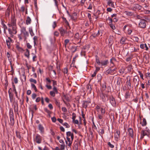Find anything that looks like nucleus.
<instances>
[{
    "label": "nucleus",
    "mask_w": 150,
    "mask_h": 150,
    "mask_svg": "<svg viewBox=\"0 0 150 150\" xmlns=\"http://www.w3.org/2000/svg\"><path fill=\"white\" fill-rule=\"evenodd\" d=\"M21 33L24 36V40H26L27 37L29 36V34L28 32L26 31L25 27H21Z\"/></svg>",
    "instance_id": "1"
},
{
    "label": "nucleus",
    "mask_w": 150,
    "mask_h": 150,
    "mask_svg": "<svg viewBox=\"0 0 150 150\" xmlns=\"http://www.w3.org/2000/svg\"><path fill=\"white\" fill-rule=\"evenodd\" d=\"M10 116V122L9 123L10 125L13 126L14 123V115L13 111L12 110H10L9 112Z\"/></svg>",
    "instance_id": "2"
},
{
    "label": "nucleus",
    "mask_w": 150,
    "mask_h": 150,
    "mask_svg": "<svg viewBox=\"0 0 150 150\" xmlns=\"http://www.w3.org/2000/svg\"><path fill=\"white\" fill-rule=\"evenodd\" d=\"M139 79L137 76H135L133 79L132 86L137 87L139 85Z\"/></svg>",
    "instance_id": "3"
},
{
    "label": "nucleus",
    "mask_w": 150,
    "mask_h": 150,
    "mask_svg": "<svg viewBox=\"0 0 150 150\" xmlns=\"http://www.w3.org/2000/svg\"><path fill=\"white\" fill-rule=\"evenodd\" d=\"M126 79L127 80L126 82V84L127 85V88L128 89L130 90L132 88H133V86L132 85L131 83V77L129 76H128L126 78Z\"/></svg>",
    "instance_id": "4"
},
{
    "label": "nucleus",
    "mask_w": 150,
    "mask_h": 150,
    "mask_svg": "<svg viewBox=\"0 0 150 150\" xmlns=\"http://www.w3.org/2000/svg\"><path fill=\"white\" fill-rule=\"evenodd\" d=\"M11 27H12V29L8 28V30L9 34L11 35H13V34H16V33L17 27L16 26H11Z\"/></svg>",
    "instance_id": "5"
},
{
    "label": "nucleus",
    "mask_w": 150,
    "mask_h": 150,
    "mask_svg": "<svg viewBox=\"0 0 150 150\" xmlns=\"http://www.w3.org/2000/svg\"><path fill=\"white\" fill-rule=\"evenodd\" d=\"M8 25L10 27L11 26L16 27V19H15L14 17H12L11 21L8 23Z\"/></svg>",
    "instance_id": "6"
},
{
    "label": "nucleus",
    "mask_w": 150,
    "mask_h": 150,
    "mask_svg": "<svg viewBox=\"0 0 150 150\" xmlns=\"http://www.w3.org/2000/svg\"><path fill=\"white\" fill-rule=\"evenodd\" d=\"M34 140L35 142L38 144H40L42 141V137L40 135L37 134L35 136Z\"/></svg>",
    "instance_id": "7"
},
{
    "label": "nucleus",
    "mask_w": 150,
    "mask_h": 150,
    "mask_svg": "<svg viewBox=\"0 0 150 150\" xmlns=\"http://www.w3.org/2000/svg\"><path fill=\"white\" fill-rule=\"evenodd\" d=\"M131 9L133 11L136 10H140L141 9L142 6L137 4H134L131 5Z\"/></svg>",
    "instance_id": "8"
},
{
    "label": "nucleus",
    "mask_w": 150,
    "mask_h": 150,
    "mask_svg": "<svg viewBox=\"0 0 150 150\" xmlns=\"http://www.w3.org/2000/svg\"><path fill=\"white\" fill-rule=\"evenodd\" d=\"M139 27L142 28H144L146 27V22L144 19H141L139 24Z\"/></svg>",
    "instance_id": "9"
},
{
    "label": "nucleus",
    "mask_w": 150,
    "mask_h": 150,
    "mask_svg": "<svg viewBox=\"0 0 150 150\" xmlns=\"http://www.w3.org/2000/svg\"><path fill=\"white\" fill-rule=\"evenodd\" d=\"M53 91H51L50 92V94L52 97H54L55 96V94H57L58 92L57 88L55 86L53 87Z\"/></svg>",
    "instance_id": "10"
},
{
    "label": "nucleus",
    "mask_w": 150,
    "mask_h": 150,
    "mask_svg": "<svg viewBox=\"0 0 150 150\" xmlns=\"http://www.w3.org/2000/svg\"><path fill=\"white\" fill-rule=\"evenodd\" d=\"M109 100L110 102L112 105L115 107L116 105V102L115 99L112 96L110 97L109 98Z\"/></svg>",
    "instance_id": "11"
},
{
    "label": "nucleus",
    "mask_w": 150,
    "mask_h": 150,
    "mask_svg": "<svg viewBox=\"0 0 150 150\" xmlns=\"http://www.w3.org/2000/svg\"><path fill=\"white\" fill-rule=\"evenodd\" d=\"M90 103L91 100L90 99H88V100L86 101H83V103H82L83 107L84 108H86Z\"/></svg>",
    "instance_id": "12"
},
{
    "label": "nucleus",
    "mask_w": 150,
    "mask_h": 150,
    "mask_svg": "<svg viewBox=\"0 0 150 150\" xmlns=\"http://www.w3.org/2000/svg\"><path fill=\"white\" fill-rule=\"evenodd\" d=\"M107 1V4L109 6L111 7L115 8V6L114 4V2L111 0H106Z\"/></svg>",
    "instance_id": "13"
},
{
    "label": "nucleus",
    "mask_w": 150,
    "mask_h": 150,
    "mask_svg": "<svg viewBox=\"0 0 150 150\" xmlns=\"http://www.w3.org/2000/svg\"><path fill=\"white\" fill-rule=\"evenodd\" d=\"M128 131L129 136L132 138L134 137V131L132 129L129 128L128 129Z\"/></svg>",
    "instance_id": "14"
},
{
    "label": "nucleus",
    "mask_w": 150,
    "mask_h": 150,
    "mask_svg": "<svg viewBox=\"0 0 150 150\" xmlns=\"http://www.w3.org/2000/svg\"><path fill=\"white\" fill-rule=\"evenodd\" d=\"M59 31L61 36H64V35L65 33H66V31L65 30L62 28H60L59 29Z\"/></svg>",
    "instance_id": "15"
},
{
    "label": "nucleus",
    "mask_w": 150,
    "mask_h": 150,
    "mask_svg": "<svg viewBox=\"0 0 150 150\" xmlns=\"http://www.w3.org/2000/svg\"><path fill=\"white\" fill-rule=\"evenodd\" d=\"M67 141L66 140V144H67L68 146L70 147L72 143V141H71L70 138L69 137H67Z\"/></svg>",
    "instance_id": "16"
},
{
    "label": "nucleus",
    "mask_w": 150,
    "mask_h": 150,
    "mask_svg": "<svg viewBox=\"0 0 150 150\" xmlns=\"http://www.w3.org/2000/svg\"><path fill=\"white\" fill-rule=\"evenodd\" d=\"M38 128L40 131V132L42 134L44 132V128L41 124H40L39 125Z\"/></svg>",
    "instance_id": "17"
},
{
    "label": "nucleus",
    "mask_w": 150,
    "mask_h": 150,
    "mask_svg": "<svg viewBox=\"0 0 150 150\" xmlns=\"http://www.w3.org/2000/svg\"><path fill=\"white\" fill-rule=\"evenodd\" d=\"M100 69V68L96 66V70L93 74L92 75V77H93L95 76L96 75L97 72Z\"/></svg>",
    "instance_id": "18"
},
{
    "label": "nucleus",
    "mask_w": 150,
    "mask_h": 150,
    "mask_svg": "<svg viewBox=\"0 0 150 150\" xmlns=\"http://www.w3.org/2000/svg\"><path fill=\"white\" fill-rule=\"evenodd\" d=\"M100 97L103 101H105L106 100L105 97H108V96L107 95L102 93L100 94Z\"/></svg>",
    "instance_id": "19"
},
{
    "label": "nucleus",
    "mask_w": 150,
    "mask_h": 150,
    "mask_svg": "<svg viewBox=\"0 0 150 150\" xmlns=\"http://www.w3.org/2000/svg\"><path fill=\"white\" fill-rule=\"evenodd\" d=\"M25 56L28 59L29 58L30 51L28 49H26L25 50Z\"/></svg>",
    "instance_id": "20"
},
{
    "label": "nucleus",
    "mask_w": 150,
    "mask_h": 150,
    "mask_svg": "<svg viewBox=\"0 0 150 150\" xmlns=\"http://www.w3.org/2000/svg\"><path fill=\"white\" fill-rule=\"evenodd\" d=\"M149 133L148 130H142L141 133L142 134L143 136H148V133Z\"/></svg>",
    "instance_id": "21"
},
{
    "label": "nucleus",
    "mask_w": 150,
    "mask_h": 150,
    "mask_svg": "<svg viewBox=\"0 0 150 150\" xmlns=\"http://www.w3.org/2000/svg\"><path fill=\"white\" fill-rule=\"evenodd\" d=\"M31 20L29 16H28L27 18V19L26 20V23L27 25H28L31 23Z\"/></svg>",
    "instance_id": "22"
},
{
    "label": "nucleus",
    "mask_w": 150,
    "mask_h": 150,
    "mask_svg": "<svg viewBox=\"0 0 150 150\" xmlns=\"http://www.w3.org/2000/svg\"><path fill=\"white\" fill-rule=\"evenodd\" d=\"M112 73V70H111V69L109 68L105 71L104 73L105 74L108 75L109 74H111Z\"/></svg>",
    "instance_id": "23"
},
{
    "label": "nucleus",
    "mask_w": 150,
    "mask_h": 150,
    "mask_svg": "<svg viewBox=\"0 0 150 150\" xmlns=\"http://www.w3.org/2000/svg\"><path fill=\"white\" fill-rule=\"evenodd\" d=\"M74 39L76 40H79V39H81V38L79 36V34L78 33H76L74 35Z\"/></svg>",
    "instance_id": "24"
},
{
    "label": "nucleus",
    "mask_w": 150,
    "mask_h": 150,
    "mask_svg": "<svg viewBox=\"0 0 150 150\" xmlns=\"http://www.w3.org/2000/svg\"><path fill=\"white\" fill-rule=\"evenodd\" d=\"M108 63V60H106L105 61H101V66H105Z\"/></svg>",
    "instance_id": "25"
},
{
    "label": "nucleus",
    "mask_w": 150,
    "mask_h": 150,
    "mask_svg": "<svg viewBox=\"0 0 150 150\" xmlns=\"http://www.w3.org/2000/svg\"><path fill=\"white\" fill-rule=\"evenodd\" d=\"M13 91H14L15 92V93L16 94V97L18 99L19 98L18 96L17 93V92L16 91L15 86L14 84L13 85Z\"/></svg>",
    "instance_id": "26"
},
{
    "label": "nucleus",
    "mask_w": 150,
    "mask_h": 150,
    "mask_svg": "<svg viewBox=\"0 0 150 150\" xmlns=\"http://www.w3.org/2000/svg\"><path fill=\"white\" fill-rule=\"evenodd\" d=\"M1 24L3 26V28H4V31H5L7 29V26L4 23L2 19H1Z\"/></svg>",
    "instance_id": "27"
},
{
    "label": "nucleus",
    "mask_w": 150,
    "mask_h": 150,
    "mask_svg": "<svg viewBox=\"0 0 150 150\" xmlns=\"http://www.w3.org/2000/svg\"><path fill=\"white\" fill-rule=\"evenodd\" d=\"M29 31L31 36H33L34 35V34L33 32L32 28L30 27L29 28Z\"/></svg>",
    "instance_id": "28"
},
{
    "label": "nucleus",
    "mask_w": 150,
    "mask_h": 150,
    "mask_svg": "<svg viewBox=\"0 0 150 150\" xmlns=\"http://www.w3.org/2000/svg\"><path fill=\"white\" fill-rule=\"evenodd\" d=\"M78 57V54H76L75 55V56L73 58L72 62L71 64V65H74L75 63V61H76V58H77Z\"/></svg>",
    "instance_id": "29"
},
{
    "label": "nucleus",
    "mask_w": 150,
    "mask_h": 150,
    "mask_svg": "<svg viewBox=\"0 0 150 150\" xmlns=\"http://www.w3.org/2000/svg\"><path fill=\"white\" fill-rule=\"evenodd\" d=\"M76 14L74 13L71 16V18L73 20H75L76 18Z\"/></svg>",
    "instance_id": "30"
},
{
    "label": "nucleus",
    "mask_w": 150,
    "mask_h": 150,
    "mask_svg": "<svg viewBox=\"0 0 150 150\" xmlns=\"http://www.w3.org/2000/svg\"><path fill=\"white\" fill-rule=\"evenodd\" d=\"M96 60L97 64L99 65H100L101 64V62L100 60L97 56H96Z\"/></svg>",
    "instance_id": "31"
},
{
    "label": "nucleus",
    "mask_w": 150,
    "mask_h": 150,
    "mask_svg": "<svg viewBox=\"0 0 150 150\" xmlns=\"http://www.w3.org/2000/svg\"><path fill=\"white\" fill-rule=\"evenodd\" d=\"M14 110L15 112H17L18 110V107L17 104H15L14 105Z\"/></svg>",
    "instance_id": "32"
},
{
    "label": "nucleus",
    "mask_w": 150,
    "mask_h": 150,
    "mask_svg": "<svg viewBox=\"0 0 150 150\" xmlns=\"http://www.w3.org/2000/svg\"><path fill=\"white\" fill-rule=\"evenodd\" d=\"M126 40V38H125L122 37L120 40V43L122 44H124L125 41Z\"/></svg>",
    "instance_id": "33"
},
{
    "label": "nucleus",
    "mask_w": 150,
    "mask_h": 150,
    "mask_svg": "<svg viewBox=\"0 0 150 150\" xmlns=\"http://www.w3.org/2000/svg\"><path fill=\"white\" fill-rule=\"evenodd\" d=\"M66 34H67V35L69 37H70L71 36H72L73 35L72 33L71 30H69L68 32L66 31Z\"/></svg>",
    "instance_id": "34"
},
{
    "label": "nucleus",
    "mask_w": 150,
    "mask_h": 150,
    "mask_svg": "<svg viewBox=\"0 0 150 150\" xmlns=\"http://www.w3.org/2000/svg\"><path fill=\"white\" fill-rule=\"evenodd\" d=\"M6 55H7V58H8V59L10 62V64H11V59L10 58V55L9 53L8 52L7 53Z\"/></svg>",
    "instance_id": "35"
},
{
    "label": "nucleus",
    "mask_w": 150,
    "mask_h": 150,
    "mask_svg": "<svg viewBox=\"0 0 150 150\" xmlns=\"http://www.w3.org/2000/svg\"><path fill=\"white\" fill-rule=\"evenodd\" d=\"M11 88H10V90L8 91V93L9 94V98H10V100L11 102H12L13 100V95H12L11 97V92H10V90H11Z\"/></svg>",
    "instance_id": "36"
},
{
    "label": "nucleus",
    "mask_w": 150,
    "mask_h": 150,
    "mask_svg": "<svg viewBox=\"0 0 150 150\" xmlns=\"http://www.w3.org/2000/svg\"><path fill=\"white\" fill-rule=\"evenodd\" d=\"M31 86L32 88L34 90L35 92H37V88L35 85L33 83H31Z\"/></svg>",
    "instance_id": "37"
},
{
    "label": "nucleus",
    "mask_w": 150,
    "mask_h": 150,
    "mask_svg": "<svg viewBox=\"0 0 150 150\" xmlns=\"http://www.w3.org/2000/svg\"><path fill=\"white\" fill-rule=\"evenodd\" d=\"M130 97V94L129 92H127L125 94V98L126 99H127L129 98Z\"/></svg>",
    "instance_id": "38"
},
{
    "label": "nucleus",
    "mask_w": 150,
    "mask_h": 150,
    "mask_svg": "<svg viewBox=\"0 0 150 150\" xmlns=\"http://www.w3.org/2000/svg\"><path fill=\"white\" fill-rule=\"evenodd\" d=\"M146 124V120L145 118H143V123L142 124V125L143 126H145Z\"/></svg>",
    "instance_id": "39"
},
{
    "label": "nucleus",
    "mask_w": 150,
    "mask_h": 150,
    "mask_svg": "<svg viewBox=\"0 0 150 150\" xmlns=\"http://www.w3.org/2000/svg\"><path fill=\"white\" fill-rule=\"evenodd\" d=\"M6 42L7 45L8 46V48H10L11 46V42L9 40H6Z\"/></svg>",
    "instance_id": "40"
},
{
    "label": "nucleus",
    "mask_w": 150,
    "mask_h": 150,
    "mask_svg": "<svg viewBox=\"0 0 150 150\" xmlns=\"http://www.w3.org/2000/svg\"><path fill=\"white\" fill-rule=\"evenodd\" d=\"M120 136L117 135L116 134H114V137L115 139V140L116 141H118L119 139V138L120 137Z\"/></svg>",
    "instance_id": "41"
},
{
    "label": "nucleus",
    "mask_w": 150,
    "mask_h": 150,
    "mask_svg": "<svg viewBox=\"0 0 150 150\" xmlns=\"http://www.w3.org/2000/svg\"><path fill=\"white\" fill-rule=\"evenodd\" d=\"M98 132L99 133L100 135L101 136H102L100 134H103L104 133V129H100L99 130V131Z\"/></svg>",
    "instance_id": "42"
},
{
    "label": "nucleus",
    "mask_w": 150,
    "mask_h": 150,
    "mask_svg": "<svg viewBox=\"0 0 150 150\" xmlns=\"http://www.w3.org/2000/svg\"><path fill=\"white\" fill-rule=\"evenodd\" d=\"M29 81L30 82H33L35 83H37V81L36 80L32 78L30 79Z\"/></svg>",
    "instance_id": "43"
},
{
    "label": "nucleus",
    "mask_w": 150,
    "mask_h": 150,
    "mask_svg": "<svg viewBox=\"0 0 150 150\" xmlns=\"http://www.w3.org/2000/svg\"><path fill=\"white\" fill-rule=\"evenodd\" d=\"M38 38L36 36H35L33 38L34 45H36V41L37 40Z\"/></svg>",
    "instance_id": "44"
},
{
    "label": "nucleus",
    "mask_w": 150,
    "mask_h": 150,
    "mask_svg": "<svg viewBox=\"0 0 150 150\" xmlns=\"http://www.w3.org/2000/svg\"><path fill=\"white\" fill-rule=\"evenodd\" d=\"M125 13L126 15L130 16H132L133 14L132 12H131L126 11L125 12Z\"/></svg>",
    "instance_id": "45"
},
{
    "label": "nucleus",
    "mask_w": 150,
    "mask_h": 150,
    "mask_svg": "<svg viewBox=\"0 0 150 150\" xmlns=\"http://www.w3.org/2000/svg\"><path fill=\"white\" fill-rule=\"evenodd\" d=\"M65 144H60V149L62 150H64V149L65 147Z\"/></svg>",
    "instance_id": "46"
},
{
    "label": "nucleus",
    "mask_w": 150,
    "mask_h": 150,
    "mask_svg": "<svg viewBox=\"0 0 150 150\" xmlns=\"http://www.w3.org/2000/svg\"><path fill=\"white\" fill-rule=\"evenodd\" d=\"M25 7L24 6H22L21 7V9L19 10L20 11L24 12L25 10Z\"/></svg>",
    "instance_id": "47"
},
{
    "label": "nucleus",
    "mask_w": 150,
    "mask_h": 150,
    "mask_svg": "<svg viewBox=\"0 0 150 150\" xmlns=\"http://www.w3.org/2000/svg\"><path fill=\"white\" fill-rule=\"evenodd\" d=\"M16 133L17 137L19 138V139H21V136L20 132L16 131Z\"/></svg>",
    "instance_id": "48"
},
{
    "label": "nucleus",
    "mask_w": 150,
    "mask_h": 150,
    "mask_svg": "<svg viewBox=\"0 0 150 150\" xmlns=\"http://www.w3.org/2000/svg\"><path fill=\"white\" fill-rule=\"evenodd\" d=\"M98 117L99 119H102L103 117V115L100 113H98Z\"/></svg>",
    "instance_id": "49"
},
{
    "label": "nucleus",
    "mask_w": 150,
    "mask_h": 150,
    "mask_svg": "<svg viewBox=\"0 0 150 150\" xmlns=\"http://www.w3.org/2000/svg\"><path fill=\"white\" fill-rule=\"evenodd\" d=\"M63 125L65 126L67 128H69L70 127V125L67 122H65L63 124Z\"/></svg>",
    "instance_id": "50"
},
{
    "label": "nucleus",
    "mask_w": 150,
    "mask_h": 150,
    "mask_svg": "<svg viewBox=\"0 0 150 150\" xmlns=\"http://www.w3.org/2000/svg\"><path fill=\"white\" fill-rule=\"evenodd\" d=\"M107 20H108L109 21V24H110L112 23V20L111 18H110V17H108L107 19Z\"/></svg>",
    "instance_id": "51"
},
{
    "label": "nucleus",
    "mask_w": 150,
    "mask_h": 150,
    "mask_svg": "<svg viewBox=\"0 0 150 150\" xmlns=\"http://www.w3.org/2000/svg\"><path fill=\"white\" fill-rule=\"evenodd\" d=\"M109 25L110 27L113 30H114L115 29V26L112 23L109 24Z\"/></svg>",
    "instance_id": "52"
},
{
    "label": "nucleus",
    "mask_w": 150,
    "mask_h": 150,
    "mask_svg": "<svg viewBox=\"0 0 150 150\" xmlns=\"http://www.w3.org/2000/svg\"><path fill=\"white\" fill-rule=\"evenodd\" d=\"M72 134L71 132L70 131L67 132H66V135L67 137H69V136H71Z\"/></svg>",
    "instance_id": "53"
},
{
    "label": "nucleus",
    "mask_w": 150,
    "mask_h": 150,
    "mask_svg": "<svg viewBox=\"0 0 150 150\" xmlns=\"http://www.w3.org/2000/svg\"><path fill=\"white\" fill-rule=\"evenodd\" d=\"M26 46L27 48L29 49H31L32 48V46L30 45L29 43H27L26 44Z\"/></svg>",
    "instance_id": "54"
},
{
    "label": "nucleus",
    "mask_w": 150,
    "mask_h": 150,
    "mask_svg": "<svg viewBox=\"0 0 150 150\" xmlns=\"http://www.w3.org/2000/svg\"><path fill=\"white\" fill-rule=\"evenodd\" d=\"M72 120H74L75 119L76 117V115L75 113H73L72 114Z\"/></svg>",
    "instance_id": "55"
},
{
    "label": "nucleus",
    "mask_w": 150,
    "mask_h": 150,
    "mask_svg": "<svg viewBox=\"0 0 150 150\" xmlns=\"http://www.w3.org/2000/svg\"><path fill=\"white\" fill-rule=\"evenodd\" d=\"M69 39H67L65 40H64V45L65 46H66L67 44L69 43Z\"/></svg>",
    "instance_id": "56"
},
{
    "label": "nucleus",
    "mask_w": 150,
    "mask_h": 150,
    "mask_svg": "<svg viewBox=\"0 0 150 150\" xmlns=\"http://www.w3.org/2000/svg\"><path fill=\"white\" fill-rule=\"evenodd\" d=\"M72 122L73 123H74L75 124L78 125L79 124V121L78 120H72Z\"/></svg>",
    "instance_id": "57"
},
{
    "label": "nucleus",
    "mask_w": 150,
    "mask_h": 150,
    "mask_svg": "<svg viewBox=\"0 0 150 150\" xmlns=\"http://www.w3.org/2000/svg\"><path fill=\"white\" fill-rule=\"evenodd\" d=\"M101 112V114L103 115H104V114L105 113V110L104 109H103V108H100V110Z\"/></svg>",
    "instance_id": "58"
},
{
    "label": "nucleus",
    "mask_w": 150,
    "mask_h": 150,
    "mask_svg": "<svg viewBox=\"0 0 150 150\" xmlns=\"http://www.w3.org/2000/svg\"><path fill=\"white\" fill-rule=\"evenodd\" d=\"M108 145L111 148H113L114 147V145L111 144L110 142H108Z\"/></svg>",
    "instance_id": "59"
},
{
    "label": "nucleus",
    "mask_w": 150,
    "mask_h": 150,
    "mask_svg": "<svg viewBox=\"0 0 150 150\" xmlns=\"http://www.w3.org/2000/svg\"><path fill=\"white\" fill-rule=\"evenodd\" d=\"M138 73H139V75H140V77H141V78L143 79V74L141 73V72L140 71H138Z\"/></svg>",
    "instance_id": "60"
},
{
    "label": "nucleus",
    "mask_w": 150,
    "mask_h": 150,
    "mask_svg": "<svg viewBox=\"0 0 150 150\" xmlns=\"http://www.w3.org/2000/svg\"><path fill=\"white\" fill-rule=\"evenodd\" d=\"M96 109L97 111L98 112L100 110V108L99 106L97 105L96 106Z\"/></svg>",
    "instance_id": "61"
},
{
    "label": "nucleus",
    "mask_w": 150,
    "mask_h": 150,
    "mask_svg": "<svg viewBox=\"0 0 150 150\" xmlns=\"http://www.w3.org/2000/svg\"><path fill=\"white\" fill-rule=\"evenodd\" d=\"M132 59V58L131 57H127L126 59V61L127 62H128L130 61Z\"/></svg>",
    "instance_id": "62"
},
{
    "label": "nucleus",
    "mask_w": 150,
    "mask_h": 150,
    "mask_svg": "<svg viewBox=\"0 0 150 150\" xmlns=\"http://www.w3.org/2000/svg\"><path fill=\"white\" fill-rule=\"evenodd\" d=\"M37 95L35 93H33L32 94V98L33 99H34L36 97Z\"/></svg>",
    "instance_id": "63"
},
{
    "label": "nucleus",
    "mask_w": 150,
    "mask_h": 150,
    "mask_svg": "<svg viewBox=\"0 0 150 150\" xmlns=\"http://www.w3.org/2000/svg\"><path fill=\"white\" fill-rule=\"evenodd\" d=\"M55 104L58 106V107H59L60 106V103L57 100H55Z\"/></svg>",
    "instance_id": "64"
}]
</instances>
